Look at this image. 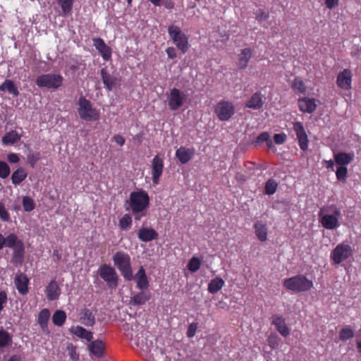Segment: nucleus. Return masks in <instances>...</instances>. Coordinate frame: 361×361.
<instances>
[{"mask_svg": "<svg viewBox=\"0 0 361 361\" xmlns=\"http://www.w3.org/2000/svg\"><path fill=\"white\" fill-rule=\"evenodd\" d=\"M114 140L120 146H123L125 144V139L122 135H116L114 137Z\"/></svg>", "mask_w": 361, "mask_h": 361, "instance_id": "nucleus-62", "label": "nucleus"}, {"mask_svg": "<svg viewBox=\"0 0 361 361\" xmlns=\"http://www.w3.org/2000/svg\"><path fill=\"white\" fill-rule=\"evenodd\" d=\"M138 238L142 242H149L157 238V233L152 228H141L137 233Z\"/></svg>", "mask_w": 361, "mask_h": 361, "instance_id": "nucleus-27", "label": "nucleus"}, {"mask_svg": "<svg viewBox=\"0 0 361 361\" xmlns=\"http://www.w3.org/2000/svg\"><path fill=\"white\" fill-rule=\"evenodd\" d=\"M283 285L286 289L298 293L309 290L313 286V283L303 275H297L285 279Z\"/></svg>", "mask_w": 361, "mask_h": 361, "instance_id": "nucleus-3", "label": "nucleus"}, {"mask_svg": "<svg viewBox=\"0 0 361 361\" xmlns=\"http://www.w3.org/2000/svg\"><path fill=\"white\" fill-rule=\"evenodd\" d=\"M168 32L176 47L183 54L187 52L189 48L188 37L180 28L171 25L168 27Z\"/></svg>", "mask_w": 361, "mask_h": 361, "instance_id": "nucleus-5", "label": "nucleus"}, {"mask_svg": "<svg viewBox=\"0 0 361 361\" xmlns=\"http://www.w3.org/2000/svg\"><path fill=\"white\" fill-rule=\"evenodd\" d=\"M133 280L136 282L137 288L140 290H146L149 287V281L143 267H140L137 272L133 275Z\"/></svg>", "mask_w": 361, "mask_h": 361, "instance_id": "nucleus-17", "label": "nucleus"}, {"mask_svg": "<svg viewBox=\"0 0 361 361\" xmlns=\"http://www.w3.org/2000/svg\"><path fill=\"white\" fill-rule=\"evenodd\" d=\"M27 177V173L22 168L18 169L11 176L12 183L18 185L23 181Z\"/></svg>", "mask_w": 361, "mask_h": 361, "instance_id": "nucleus-37", "label": "nucleus"}, {"mask_svg": "<svg viewBox=\"0 0 361 361\" xmlns=\"http://www.w3.org/2000/svg\"><path fill=\"white\" fill-rule=\"evenodd\" d=\"M99 274L109 288H116L118 286V276L110 265L106 264L102 265L99 269Z\"/></svg>", "mask_w": 361, "mask_h": 361, "instance_id": "nucleus-9", "label": "nucleus"}, {"mask_svg": "<svg viewBox=\"0 0 361 361\" xmlns=\"http://www.w3.org/2000/svg\"><path fill=\"white\" fill-rule=\"evenodd\" d=\"M0 217L3 221H7L9 220L10 216L8 213L5 209L4 205L0 202Z\"/></svg>", "mask_w": 361, "mask_h": 361, "instance_id": "nucleus-57", "label": "nucleus"}, {"mask_svg": "<svg viewBox=\"0 0 361 361\" xmlns=\"http://www.w3.org/2000/svg\"><path fill=\"white\" fill-rule=\"evenodd\" d=\"M252 56V51L250 48L243 49L239 54L238 66L243 69L247 67V63Z\"/></svg>", "mask_w": 361, "mask_h": 361, "instance_id": "nucleus-30", "label": "nucleus"}, {"mask_svg": "<svg viewBox=\"0 0 361 361\" xmlns=\"http://www.w3.org/2000/svg\"><path fill=\"white\" fill-rule=\"evenodd\" d=\"M27 163L32 166L34 167L35 164L39 159L40 156L38 152H35L32 149H28L26 152Z\"/></svg>", "mask_w": 361, "mask_h": 361, "instance_id": "nucleus-43", "label": "nucleus"}, {"mask_svg": "<svg viewBox=\"0 0 361 361\" xmlns=\"http://www.w3.org/2000/svg\"><path fill=\"white\" fill-rule=\"evenodd\" d=\"M56 1L61 6L63 16H68L71 13L74 0H56Z\"/></svg>", "mask_w": 361, "mask_h": 361, "instance_id": "nucleus-39", "label": "nucleus"}, {"mask_svg": "<svg viewBox=\"0 0 361 361\" xmlns=\"http://www.w3.org/2000/svg\"><path fill=\"white\" fill-rule=\"evenodd\" d=\"M292 87L293 90L298 93H305L306 91V86L304 82L298 78H295L293 83Z\"/></svg>", "mask_w": 361, "mask_h": 361, "instance_id": "nucleus-47", "label": "nucleus"}, {"mask_svg": "<svg viewBox=\"0 0 361 361\" xmlns=\"http://www.w3.org/2000/svg\"><path fill=\"white\" fill-rule=\"evenodd\" d=\"M287 139V136L284 133L275 134L274 136V141L277 145L283 144Z\"/></svg>", "mask_w": 361, "mask_h": 361, "instance_id": "nucleus-54", "label": "nucleus"}, {"mask_svg": "<svg viewBox=\"0 0 361 361\" xmlns=\"http://www.w3.org/2000/svg\"><path fill=\"white\" fill-rule=\"evenodd\" d=\"M90 342V343L88 345V350L91 355L97 357H102L105 350L104 343L101 340L91 341Z\"/></svg>", "mask_w": 361, "mask_h": 361, "instance_id": "nucleus-23", "label": "nucleus"}, {"mask_svg": "<svg viewBox=\"0 0 361 361\" xmlns=\"http://www.w3.org/2000/svg\"><path fill=\"white\" fill-rule=\"evenodd\" d=\"M20 137V135L16 130H11L4 135L1 141L5 145H13L19 141Z\"/></svg>", "mask_w": 361, "mask_h": 361, "instance_id": "nucleus-34", "label": "nucleus"}, {"mask_svg": "<svg viewBox=\"0 0 361 361\" xmlns=\"http://www.w3.org/2000/svg\"><path fill=\"white\" fill-rule=\"evenodd\" d=\"M264 96L260 92H255L246 102L245 106L252 109L258 110L264 104Z\"/></svg>", "mask_w": 361, "mask_h": 361, "instance_id": "nucleus-25", "label": "nucleus"}, {"mask_svg": "<svg viewBox=\"0 0 361 361\" xmlns=\"http://www.w3.org/2000/svg\"><path fill=\"white\" fill-rule=\"evenodd\" d=\"M348 169L346 166H339L336 171V176L338 180H345L347 177Z\"/></svg>", "mask_w": 361, "mask_h": 361, "instance_id": "nucleus-49", "label": "nucleus"}, {"mask_svg": "<svg viewBox=\"0 0 361 361\" xmlns=\"http://www.w3.org/2000/svg\"><path fill=\"white\" fill-rule=\"evenodd\" d=\"M93 45L99 52L104 61H109L111 57V49L101 38L93 39Z\"/></svg>", "mask_w": 361, "mask_h": 361, "instance_id": "nucleus-15", "label": "nucleus"}, {"mask_svg": "<svg viewBox=\"0 0 361 361\" xmlns=\"http://www.w3.org/2000/svg\"><path fill=\"white\" fill-rule=\"evenodd\" d=\"M8 361H25V358L19 355H14L11 356Z\"/></svg>", "mask_w": 361, "mask_h": 361, "instance_id": "nucleus-64", "label": "nucleus"}, {"mask_svg": "<svg viewBox=\"0 0 361 361\" xmlns=\"http://www.w3.org/2000/svg\"><path fill=\"white\" fill-rule=\"evenodd\" d=\"M200 265H201V260L197 257H192L187 267H188V269L191 271V272H196L200 267Z\"/></svg>", "mask_w": 361, "mask_h": 361, "instance_id": "nucleus-46", "label": "nucleus"}, {"mask_svg": "<svg viewBox=\"0 0 361 361\" xmlns=\"http://www.w3.org/2000/svg\"><path fill=\"white\" fill-rule=\"evenodd\" d=\"M12 343V337L4 329H0V348H5Z\"/></svg>", "mask_w": 361, "mask_h": 361, "instance_id": "nucleus-42", "label": "nucleus"}, {"mask_svg": "<svg viewBox=\"0 0 361 361\" xmlns=\"http://www.w3.org/2000/svg\"><path fill=\"white\" fill-rule=\"evenodd\" d=\"M78 112L80 117L87 121H98L100 118L99 111L93 107L92 104L83 97L79 98Z\"/></svg>", "mask_w": 361, "mask_h": 361, "instance_id": "nucleus-4", "label": "nucleus"}, {"mask_svg": "<svg viewBox=\"0 0 361 361\" xmlns=\"http://www.w3.org/2000/svg\"><path fill=\"white\" fill-rule=\"evenodd\" d=\"M7 302V295L5 291H0V312L4 309V305Z\"/></svg>", "mask_w": 361, "mask_h": 361, "instance_id": "nucleus-59", "label": "nucleus"}, {"mask_svg": "<svg viewBox=\"0 0 361 361\" xmlns=\"http://www.w3.org/2000/svg\"><path fill=\"white\" fill-rule=\"evenodd\" d=\"M269 138H270L269 134L267 132H264L257 136L255 143L260 144V143L266 142Z\"/></svg>", "mask_w": 361, "mask_h": 361, "instance_id": "nucleus-56", "label": "nucleus"}, {"mask_svg": "<svg viewBox=\"0 0 361 361\" xmlns=\"http://www.w3.org/2000/svg\"><path fill=\"white\" fill-rule=\"evenodd\" d=\"M324 212V209H322L319 212L320 223L322 226L329 230L337 228L339 226L338 218L341 214V211L336 208L332 214H323Z\"/></svg>", "mask_w": 361, "mask_h": 361, "instance_id": "nucleus-10", "label": "nucleus"}, {"mask_svg": "<svg viewBox=\"0 0 361 361\" xmlns=\"http://www.w3.org/2000/svg\"><path fill=\"white\" fill-rule=\"evenodd\" d=\"M188 100V94L180 90L173 87L167 94L168 106L171 111H176L183 106Z\"/></svg>", "mask_w": 361, "mask_h": 361, "instance_id": "nucleus-6", "label": "nucleus"}, {"mask_svg": "<svg viewBox=\"0 0 361 361\" xmlns=\"http://www.w3.org/2000/svg\"><path fill=\"white\" fill-rule=\"evenodd\" d=\"M195 149L193 148L179 147L176 152V157L183 164H187L193 157Z\"/></svg>", "mask_w": 361, "mask_h": 361, "instance_id": "nucleus-19", "label": "nucleus"}, {"mask_svg": "<svg viewBox=\"0 0 361 361\" xmlns=\"http://www.w3.org/2000/svg\"><path fill=\"white\" fill-rule=\"evenodd\" d=\"M224 284L225 282L221 278L216 277L209 282L208 291L212 294L216 293L223 288Z\"/></svg>", "mask_w": 361, "mask_h": 361, "instance_id": "nucleus-33", "label": "nucleus"}, {"mask_svg": "<svg viewBox=\"0 0 361 361\" xmlns=\"http://www.w3.org/2000/svg\"><path fill=\"white\" fill-rule=\"evenodd\" d=\"M352 76V73L349 69H344L337 75V85L344 90H350L351 88Z\"/></svg>", "mask_w": 361, "mask_h": 361, "instance_id": "nucleus-14", "label": "nucleus"}, {"mask_svg": "<svg viewBox=\"0 0 361 361\" xmlns=\"http://www.w3.org/2000/svg\"><path fill=\"white\" fill-rule=\"evenodd\" d=\"M49 318L50 311L48 309L44 308L39 312L37 321L42 332L46 335H49L50 334V331L48 327Z\"/></svg>", "mask_w": 361, "mask_h": 361, "instance_id": "nucleus-22", "label": "nucleus"}, {"mask_svg": "<svg viewBox=\"0 0 361 361\" xmlns=\"http://www.w3.org/2000/svg\"><path fill=\"white\" fill-rule=\"evenodd\" d=\"M353 255V250L350 245L340 243L331 251L330 259L334 264H339L342 262L351 257Z\"/></svg>", "mask_w": 361, "mask_h": 361, "instance_id": "nucleus-7", "label": "nucleus"}, {"mask_svg": "<svg viewBox=\"0 0 361 361\" xmlns=\"http://www.w3.org/2000/svg\"><path fill=\"white\" fill-rule=\"evenodd\" d=\"M269 17V14L268 13L264 11H262V10H259L257 12V14H256V18L259 21H262V20H264L266 19H267Z\"/></svg>", "mask_w": 361, "mask_h": 361, "instance_id": "nucleus-58", "label": "nucleus"}, {"mask_svg": "<svg viewBox=\"0 0 361 361\" xmlns=\"http://www.w3.org/2000/svg\"><path fill=\"white\" fill-rule=\"evenodd\" d=\"M132 224V218L129 214H125L119 221V225L123 230H128Z\"/></svg>", "mask_w": 361, "mask_h": 361, "instance_id": "nucleus-48", "label": "nucleus"}, {"mask_svg": "<svg viewBox=\"0 0 361 361\" xmlns=\"http://www.w3.org/2000/svg\"><path fill=\"white\" fill-rule=\"evenodd\" d=\"M28 282L29 280L27 277L26 276V275L23 274L16 275V276L14 279L15 286L18 292L22 295H25L27 293Z\"/></svg>", "mask_w": 361, "mask_h": 361, "instance_id": "nucleus-26", "label": "nucleus"}, {"mask_svg": "<svg viewBox=\"0 0 361 361\" xmlns=\"http://www.w3.org/2000/svg\"><path fill=\"white\" fill-rule=\"evenodd\" d=\"M8 161L11 163H17L19 161V157L18 154L15 153H11L8 155Z\"/></svg>", "mask_w": 361, "mask_h": 361, "instance_id": "nucleus-61", "label": "nucleus"}, {"mask_svg": "<svg viewBox=\"0 0 361 361\" xmlns=\"http://www.w3.org/2000/svg\"><path fill=\"white\" fill-rule=\"evenodd\" d=\"M355 157L354 152H337L334 154L335 163L339 166H345L351 163Z\"/></svg>", "mask_w": 361, "mask_h": 361, "instance_id": "nucleus-24", "label": "nucleus"}, {"mask_svg": "<svg viewBox=\"0 0 361 361\" xmlns=\"http://www.w3.org/2000/svg\"><path fill=\"white\" fill-rule=\"evenodd\" d=\"M61 293L59 285L55 280L51 281L45 288L47 298L50 301L57 300Z\"/></svg>", "mask_w": 361, "mask_h": 361, "instance_id": "nucleus-16", "label": "nucleus"}, {"mask_svg": "<svg viewBox=\"0 0 361 361\" xmlns=\"http://www.w3.org/2000/svg\"><path fill=\"white\" fill-rule=\"evenodd\" d=\"M268 344L272 348H276L279 345V337L276 334H271L268 338Z\"/></svg>", "mask_w": 361, "mask_h": 361, "instance_id": "nucleus-52", "label": "nucleus"}, {"mask_svg": "<svg viewBox=\"0 0 361 361\" xmlns=\"http://www.w3.org/2000/svg\"><path fill=\"white\" fill-rule=\"evenodd\" d=\"M80 319L82 323L87 326H92L95 323V317L92 312L87 310L84 309L81 312Z\"/></svg>", "mask_w": 361, "mask_h": 361, "instance_id": "nucleus-32", "label": "nucleus"}, {"mask_svg": "<svg viewBox=\"0 0 361 361\" xmlns=\"http://www.w3.org/2000/svg\"><path fill=\"white\" fill-rule=\"evenodd\" d=\"M293 130L298 140L300 149L303 151L307 150L308 147V138L302 123L295 122L293 123Z\"/></svg>", "mask_w": 361, "mask_h": 361, "instance_id": "nucleus-13", "label": "nucleus"}, {"mask_svg": "<svg viewBox=\"0 0 361 361\" xmlns=\"http://www.w3.org/2000/svg\"><path fill=\"white\" fill-rule=\"evenodd\" d=\"M271 324L275 326L277 331L282 335L286 337L289 335L290 329L286 324L285 319L279 315H274L272 317Z\"/></svg>", "mask_w": 361, "mask_h": 361, "instance_id": "nucleus-21", "label": "nucleus"}, {"mask_svg": "<svg viewBox=\"0 0 361 361\" xmlns=\"http://www.w3.org/2000/svg\"><path fill=\"white\" fill-rule=\"evenodd\" d=\"M68 353L70 356L71 359L73 361H78L79 360V354L77 353L76 348L71 345L68 346Z\"/></svg>", "mask_w": 361, "mask_h": 361, "instance_id": "nucleus-53", "label": "nucleus"}, {"mask_svg": "<svg viewBox=\"0 0 361 361\" xmlns=\"http://www.w3.org/2000/svg\"><path fill=\"white\" fill-rule=\"evenodd\" d=\"M13 250V255L12 258V262L20 264L23 262L24 258V244L20 243Z\"/></svg>", "mask_w": 361, "mask_h": 361, "instance_id": "nucleus-36", "label": "nucleus"}, {"mask_svg": "<svg viewBox=\"0 0 361 361\" xmlns=\"http://www.w3.org/2000/svg\"><path fill=\"white\" fill-rule=\"evenodd\" d=\"M22 204L24 210L27 212L32 211L35 207L34 200L28 196L23 197Z\"/></svg>", "mask_w": 361, "mask_h": 361, "instance_id": "nucleus-44", "label": "nucleus"}, {"mask_svg": "<svg viewBox=\"0 0 361 361\" xmlns=\"http://www.w3.org/2000/svg\"><path fill=\"white\" fill-rule=\"evenodd\" d=\"M63 77L58 74H44L37 77L36 84L39 87L57 89L61 86Z\"/></svg>", "mask_w": 361, "mask_h": 361, "instance_id": "nucleus-8", "label": "nucleus"}, {"mask_svg": "<svg viewBox=\"0 0 361 361\" xmlns=\"http://www.w3.org/2000/svg\"><path fill=\"white\" fill-rule=\"evenodd\" d=\"M278 188V183L273 178H269L265 183L264 192L268 195L274 194Z\"/></svg>", "mask_w": 361, "mask_h": 361, "instance_id": "nucleus-41", "label": "nucleus"}, {"mask_svg": "<svg viewBox=\"0 0 361 361\" xmlns=\"http://www.w3.org/2000/svg\"><path fill=\"white\" fill-rule=\"evenodd\" d=\"M167 56L169 59H173L176 57V51L173 47H168L166 50Z\"/></svg>", "mask_w": 361, "mask_h": 361, "instance_id": "nucleus-60", "label": "nucleus"}, {"mask_svg": "<svg viewBox=\"0 0 361 361\" xmlns=\"http://www.w3.org/2000/svg\"><path fill=\"white\" fill-rule=\"evenodd\" d=\"M135 337L136 339H137V345L140 346V348L144 350V351H147L149 350V344L147 343V342H145L142 336V337H140L138 336V335H133V334H131V338L133 337Z\"/></svg>", "mask_w": 361, "mask_h": 361, "instance_id": "nucleus-51", "label": "nucleus"}, {"mask_svg": "<svg viewBox=\"0 0 361 361\" xmlns=\"http://www.w3.org/2000/svg\"><path fill=\"white\" fill-rule=\"evenodd\" d=\"M10 173V168L5 161H0V177L6 178Z\"/></svg>", "mask_w": 361, "mask_h": 361, "instance_id": "nucleus-50", "label": "nucleus"}, {"mask_svg": "<svg viewBox=\"0 0 361 361\" xmlns=\"http://www.w3.org/2000/svg\"><path fill=\"white\" fill-rule=\"evenodd\" d=\"M102 81L106 87L109 90H111L116 84V79L114 76L109 75L104 68L101 71Z\"/></svg>", "mask_w": 361, "mask_h": 361, "instance_id": "nucleus-31", "label": "nucleus"}, {"mask_svg": "<svg viewBox=\"0 0 361 361\" xmlns=\"http://www.w3.org/2000/svg\"><path fill=\"white\" fill-rule=\"evenodd\" d=\"M0 91L2 92H8V93L18 96L19 94V92L18 88L13 83V82L11 80H6L1 85H0Z\"/></svg>", "mask_w": 361, "mask_h": 361, "instance_id": "nucleus-35", "label": "nucleus"}, {"mask_svg": "<svg viewBox=\"0 0 361 361\" xmlns=\"http://www.w3.org/2000/svg\"><path fill=\"white\" fill-rule=\"evenodd\" d=\"M255 233L257 238L264 242L267 239V225L262 221H257L254 225Z\"/></svg>", "mask_w": 361, "mask_h": 361, "instance_id": "nucleus-29", "label": "nucleus"}, {"mask_svg": "<svg viewBox=\"0 0 361 361\" xmlns=\"http://www.w3.org/2000/svg\"><path fill=\"white\" fill-rule=\"evenodd\" d=\"M317 101L315 99L303 97L298 99V106L301 111L311 114L317 108Z\"/></svg>", "mask_w": 361, "mask_h": 361, "instance_id": "nucleus-18", "label": "nucleus"}, {"mask_svg": "<svg viewBox=\"0 0 361 361\" xmlns=\"http://www.w3.org/2000/svg\"><path fill=\"white\" fill-rule=\"evenodd\" d=\"M197 329V324L195 323V322L191 323L189 325L188 331H187L188 337H189V338L194 337L196 334Z\"/></svg>", "mask_w": 361, "mask_h": 361, "instance_id": "nucleus-55", "label": "nucleus"}, {"mask_svg": "<svg viewBox=\"0 0 361 361\" xmlns=\"http://www.w3.org/2000/svg\"><path fill=\"white\" fill-rule=\"evenodd\" d=\"M70 331L78 338L86 339L87 341H91L93 338V335L91 331L80 326H72L70 329Z\"/></svg>", "mask_w": 361, "mask_h": 361, "instance_id": "nucleus-28", "label": "nucleus"}, {"mask_svg": "<svg viewBox=\"0 0 361 361\" xmlns=\"http://www.w3.org/2000/svg\"><path fill=\"white\" fill-rule=\"evenodd\" d=\"M338 3V0H325V4L327 8H332Z\"/></svg>", "mask_w": 361, "mask_h": 361, "instance_id": "nucleus-63", "label": "nucleus"}, {"mask_svg": "<svg viewBox=\"0 0 361 361\" xmlns=\"http://www.w3.org/2000/svg\"><path fill=\"white\" fill-rule=\"evenodd\" d=\"M128 203L135 220L140 221L147 214L149 197L145 190L134 191L130 193Z\"/></svg>", "mask_w": 361, "mask_h": 361, "instance_id": "nucleus-1", "label": "nucleus"}, {"mask_svg": "<svg viewBox=\"0 0 361 361\" xmlns=\"http://www.w3.org/2000/svg\"><path fill=\"white\" fill-rule=\"evenodd\" d=\"M66 319V314L63 310H56L52 316V322L54 325L61 326L63 325Z\"/></svg>", "mask_w": 361, "mask_h": 361, "instance_id": "nucleus-38", "label": "nucleus"}, {"mask_svg": "<svg viewBox=\"0 0 361 361\" xmlns=\"http://www.w3.org/2000/svg\"><path fill=\"white\" fill-rule=\"evenodd\" d=\"M5 246L13 249L20 243H23L18 239L16 235L13 233L9 234L7 237L4 238Z\"/></svg>", "mask_w": 361, "mask_h": 361, "instance_id": "nucleus-40", "label": "nucleus"}, {"mask_svg": "<svg viewBox=\"0 0 361 361\" xmlns=\"http://www.w3.org/2000/svg\"><path fill=\"white\" fill-rule=\"evenodd\" d=\"M164 170V160L159 155H156L152 161V178L153 183L157 185Z\"/></svg>", "mask_w": 361, "mask_h": 361, "instance_id": "nucleus-12", "label": "nucleus"}, {"mask_svg": "<svg viewBox=\"0 0 361 361\" xmlns=\"http://www.w3.org/2000/svg\"><path fill=\"white\" fill-rule=\"evenodd\" d=\"M215 113L221 121H228L234 114V106L228 101H222L217 104Z\"/></svg>", "mask_w": 361, "mask_h": 361, "instance_id": "nucleus-11", "label": "nucleus"}, {"mask_svg": "<svg viewBox=\"0 0 361 361\" xmlns=\"http://www.w3.org/2000/svg\"><path fill=\"white\" fill-rule=\"evenodd\" d=\"M354 336V331L350 326H345L343 328L339 334V338L341 340L345 341Z\"/></svg>", "mask_w": 361, "mask_h": 361, "instance_id": "nucleus-45", "label": "nucleus"}, {"mask_svg": "<svg viewBox=\"0 0 361 361\" xmlns=\"http://www.w3.org/2000/svg\"><path fill=\"white\" fill-rule=\"evenodd\" d=\"M150 298V294L145 291L133 293L129 300L130 306H141L145 305Z\"/></svg>", "mask_w": 361, "mask_h": 361, "instance_id": "nucleus-20", "label": "nucleus"}, {"mask_svg": "<svg viewBox=\"0 0 361 361\" xmlns=\"http://www.w3.org/2000/svg\"><path fill=\"white\" fill-rule=\"evenodd\" d=\"M113 261L123 278L126 280L132 281L133 274L130 256L123 252H117L113 256Z\"/></svg>", "mask_w": 361, "mask_h": 361, "instance_id": "nucleus-2", "label": "nucleus"}]
</instances>
